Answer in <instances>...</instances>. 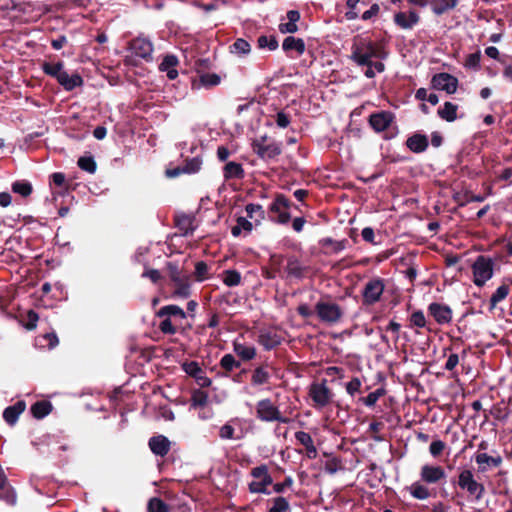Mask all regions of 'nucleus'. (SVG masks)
I'll return each mask as SVG.
<instances>
[{
    "mask_svg": "<svg viewBox=\"0 0 512 512\" xmlns=\"http://www.w3.org/2000/svg\"><path fill=\"white\" fill-rule=\"evenodd\" d=\"M43 69L46 74H49L57 79L59 73L63 71V65L62 63H45L43 65Z\"/></svg>",
    "mask_w": 512,
    "mask_h": 512,
    "instance_id": "obj_57",
    "label": "nucleus"
},
{
    "mask_svg": "<svg viewBox=\"0 0 512 512\" xmlns=\"http://www.w3.org/2000/svg\"><path fill=\"white\" fill-rule=\"evenodd\" d=\"M219 365L221 369H223L225 375L227 376L229 373L239 368L241 366V363L238 360H236V358L232 354H225L221 358Z\"/></svg>",
    "mask_w": 512,
    "mask_h": 512,
    "instance_id": "obj_38",
    "label": "nucleus"
},
{
    "mask_svg": "<svg viewBox=\"0 0 512 512\" xmlns=\"http://www.w3.org/2000/svg\"><path fill=\"white\" fill-rule=\"evenodd\" d=\"M256 416L263 422L289 423L291 421V417L287 415V410L281 411L269 398L257 402Z\"/></svg>",
    "mask_w": 512,
    "mask_h": 512,
    "instance_id": "obj_2",
    "label": "nucleus"
},
{
    "mask_svg": "<svg viewBox=\"0 0 512 512\" xmlns=\"http://www.w3.org/2000/svg\"><path fill=\"white\" fill-rule=\"evenodd\" d=\"M233 350L244 361L252 360L256 356L254 346H248L237 341L233 343Z\"/></svg>",
    "mask_w": 512,
    "mask_h": 512,
    "instance_id": "obj_30",
    "label": "nucleus"
},
{
    "mask_svg": "<svg viewBox=\"0 0 512 512\" xmlns=\"http://www.w3.org/2000/svg\"><path fill=\"white\" fill-rule=\"evenodd\" d=\"M270 379V373L266 366H259L254 369L251 376V384L254 386H260L267 384Z\"/></svg>",
    "mask_w": 512,
    "mask_h": 512,
    "instance_id": "obj_31",
    "label": "nucleus"
},
{
    "mask_svg": "<svg viewBox=\"0 0 512 512\" xmlns=\"http://www.w3.org/2000/svg\"><path fill=\"white\" fill-rule=\"evenodd\" d=\"M26 404L24 401H17L14 405L8 406L3 412V418L9 425H14L20 414L24 412Z\"/></svg>",
    "mask_w": 512,
    "mask_h": 512,
    "instance_id": "obj_20",
    "label": "nucleus"
},
{
    "mask_svg": "<svg viewBox=\"0 0 512 512\" xmlns=\"http://www.w3.org/2000/svg\"><path fill=\"white\" fill-rule=\"evenodd\" d=\"M58 338L55 333H45L35 339V345L40 348L52 349L58 345Z\"/></svg>",
    "mask_w": 512,
    "mask_h": 512,
    "instance_id": "obj_33",
    "label": "nucleus"
},
{
    "mask_svg": "<svg viewBox=\"0 0 512 512\" xmlns=\"http://www.w3.org/2000/svg\"><path fill=\"white\" fill-rule=\"evenodd\" d=\"M78 166L88 172L93 174L96 171V162L92 156H83L78 159Z\"/></svg>",
    "mask_w": 512,
    "mask_h": 512,
    "instance_id": "obj_52",
    "label": "nucleus"
},
{
    "mask_svg": "<svg viewBox=\"0 0 512 512\" xmlns=\"http://www.w3.org/2000/svg\"><path fill=\"white\" fill-rule=\"evenodd\" d=\"M509 292L510 287L508 284L503 283L500 285L490 298L491 308H495L498 303L503 301L508 296Z\"/></svg>",
    "mask_w": 512,
    "mask_h": 512,
    "instance_id": "obj_43",
    "label": "nucleus"
},
{
    "mask_svg": "<svg viewBox=\"0 0 512 512\" xmlns=\"http://www.w3.org/2000/svg\"><path fill=\"white\" fill-rule=\"evenodd\" d=\"M406 144L411 151L420 153L427 149L428 140L424 135L415 134L407 139Z\"/></svg>",
    "mask_w": 512,
    "mask_h": 512,
    "instance_id": "obj_29",
    "label": "nucleus"
},
{
    "mask_svg": "<svg viewBox=\"0 0 512 512\" xmlns=\"http://www.w3.org/2000/svg\"><path fill=\"white\" fill-rule=\"evenodd\" d=\"M250 475L252 481L248 484V489L255 494H269L268 487L273 483L269 469L265 464L251 469Z\"/></svg>",
    "mask_w": 512,
    "mask_h": 512,
    "instance_id": "obj_4",
    "label": "nucleus"
},
{
    "mask_svg": "<svg viewBox=\"0 0 512 512\" xmlns=\"http://www.w3.org/2000/svg\"><path fill=\"white\" fill-rule=\"evenodd\" d=\"M458 486L474 500L479 501L485 494V487L475 479L470 469H462L458 474Z\"/></svg>",
    "mask_w": 512,
    "mask_h": 512,
    "instance_id": "obj_5",
    "label": "nucleus"
},
{
    "mask_svg": "<svg viewBox=\"0 0 512 512\" xmlns=\"http://www.w3.org/2000/svg\"><path fill=\"white\" fill-rule=\"evenodd\" d=\"M177 225L179 226L180 230L184 232L185 235L193 231L192 219L189 216L179 217L177 220Z\"/></svg>",
    "mask_w": 512,
    "mask_h": 512,
    "instance_id": "obj_58",
    "label": "nucleus"
},
{
    "mask_svg": "<svg viewBox=\"0 0 512 512\" xmlns=\"http://www.w3.org/2000/svg\"><path fill=\"white\" fill-rule=\"evenodd\" d=\"M253 149L263 159H272L281 153V146L276 142H267L266 137L256 140Z\"/></svg>",
    "mask_w": 512,
    "mask_h": 512,
    "instance_id": "obj_10",
    "label": "nucleus"
},
{
    "mask_svg": "<svg viewBox=\"0 0 512 512\" xmlns=\"http://www.w3.org/2000/svg\"><path fill=\"white\" fill-rule=\"evenodd\" d=\"M244 176V170L241 164L236 162H228L224 166V177L226 179H240Z\"/></svg>",
    "mask_w": 512,
    "mask_h": 512,
    "instance_id": "obj_36",
    "label": "nucleus"
},
{
    "mask_svg": "<svg viewBox=\"0 0 512 512\" xmlns=\"http://www.w3.org/2000/svg\"><path fill=\"white\" fill-rule=\"evenodd\" d=\"M247 217L254 221L255 225H259L264 219V210L261 205L248 204L245 208Z\"/></svg>",
    "mask_w": 512,
    "mask_h": 512,
    "instance_id": "obj_40",
    "label": "nucleus"
},
{
    "mask_svg": "<svg viewBox=\"0 0 512 512\" xmlns=\"http://www.w3.org/2000/svg\"><path fill=\"white\" fill-rule=\"evenodd\" d=\"M428 311L438 324H447L452 320V310L447 305L431 303Z\"/></svg>",
    "mask_w": 512,
    "mask_h": 512,
    "instance_id": "obj_17",
    "label": "nucleus"
},
{
    "mask_svg": "<svg viewBox=\"0 0 512 512\" xmlns=\"http://www.w3.org/2000/svg\"><path fill=\"white\" fill-rule=\"evenodd\" d=\"M457 109L458 106L451 103V102H445L443 107H441L438 110V115L448 122H452L456 120L457 118Z\"/></svg>",
    "mask_w": 512,
    "mask_h": 512,
    "instance_id": "obj_39",
    "label": "nucleus"
},
{
    "mask_svg": "<svg viewBox=\"0 0 512 512\" xmlns=\"http://www.w3.org/2000/svg\"><path fill=\"white\" fill-rule=\"evenodd\" d=\"M393 21L399 28L403 30H411L419 23L420 16L413 9L408 11H399L394 14Z\"/></svg>",
    "mask_w": 512,
    "mask_h": 512,
    "instance_id": "obj_11",
    "label": "nucleus"
},
{
    "mask_svg": "<svg viewBox=\"0 0 512 512\" xmlns=\"http://www.w3.org/2000/svg\"><path fill=\"white\" fill-rule=\"evenodd\" d=\"M0 499L11 505L16 501L15 492L8 484L7 478L2 469L0 470Z\"/></svg>",
    "mask_w": 512,
    "mask_h": 512,
    "instance_id": "obj_23",
    "label": "nucleus"
},
{
    "mask_svg": "<svg viewBox=\"0 0 512 512\" xmlns=\"http://www.w3.org/2000/svg\"><path fill=\"white\" fill-rule=\"evenodd\" d=\"M385 289L384 280L381 278H372L364 286L362 291V301L364 305H373L380 301Z\"/></svg>",
    "mask_w": 512,
    "mask_h": 512,
    "instance_id": "obj_8",
    "label": "nucleus"
},
{
    "mask_svg": "<svg viewBox=\"0 0 512 512\" xmlns=\"http://www.w3.org/2000/svg\"><path fill=\"white\" fill-rule=\"evenodd\" d=\"M208 266L205 262L199 261L195 265V277L199 282L204 281L208 278Z\"/></svg>",
    "mask_w": 512,
    "mask_h": 512,
    "instance_id": "obj_56",
    "label": "nucleus"
},
{
    "mask_svg": "<svg viewBox=\"0 0 512 512\" xmlns=\"http://www.w3.org/2000/svg\"><path fill=\"white\" fill-rule=\"evenodd\" d=\"M289 201L282 195L276 197L275 201L271 204L270 210L277 214V222L286 224L290 220V214L287 211Z\"/></svg>",
    "mask_w": 512,
    "mask_h": 512,
    "instance_id": "obj_16",
    "label": "nucleus"
},
{
    "mask_svg": "<svg viewBox=\"0 0 512 512\" xmlns=\"http://www.w3.org/2000/svg\"><path fill=\"white\" fill-rule=\"evenodd\" d=\"M475 462L478 465L479 472H486L491 467H498L502 463L500 455L490 456L484 452H477L474 456Z\"/></svg>",
    "mask_w": 512,
    "mask_h": 512,
    "instance_id": "obj_18",
    "label": "nucleus"
},
{
    "mask_svg": "<svg viewBox=\"0 0 512 512\" xmlns=\"http://www.w3.org/2000/svg\"><path fill=\"white\" fill-rule=\"evenodd\" d=\"M258 342L266 349L271 350L280 344L279 337L272 332H261Z\"/></svg>",
    "mask_w": 512,
    "mask_h": 512,
    "instance_id": "obj_34",
    "label": "nucleus"
},
{
    "mask_svg": "<svg viewBox=\"0 0 512 512\" xmlns=\"http://www.w3.org/2000/svg\"><path fill=\"white\" fill-rule=\"evenodd\" d=\"M12 191L22 197H28L32 193V185L28 181H15Z\"/></svg>",
    "mask_w": 512,
    "mask_h": 512,
    "instance_id": "obj_48",
    "label": "nucleus"
},
{
    "mask_svg": "<svg viewBox=\"0 0 512 512\" xmlns=\"http://www.w3.org/2000/svg\"><path fill=\"white\" fill-rule=\"evenodd\" d=\"M131 53L145 60L152 59L153 45L151 41L144 37H137L130 43Z\"/></svg>",
    "mask_w": 512,
    "mask_h": 512,
    "instance_id": "obj_12",
    "label": "nucleus"
},
{
    "mask_svg": "<svg viewBox=\"0 0 512 512\" xmlns=\"http://www.w3.org/2000/svg\"><path fill=\"white\" fill-rule=\"evenodd\" d=\"M241 282V275L236 270H226L223 273V283L228 287L239 285Z\"/></svg>",
    "mask_w": 512,
    "mask_h": 512,
    "instance_id": "obj_49",
    "label": "nucleus"
},
{
    "mask_svg": "<svg viewBox=\"0 0 512 512\" xmlns=\"http://www.w3.org/2000/svg\"><path fill=\"white\" fill-rule=\"evenodd\" d=\"M420 479L424 484H439L446 480V472L442 466L424 464L420 469Z\"/></svg>",
    "mask_w": 512,
    "mask_h": 512,
    "instance_id": "obj_9",
    "label": "nucleus"
},
{
    "mask_svg": "<svg viewBox=\"0 0 512 512\" xmlns=\"http://www.w3.org/2000/svg\"><path fill=\"white\" fill-rule=\"evenodd\" d=\"M431 9L436 15H442L457 5V0H431Z\"/></svg>",
    "mask_w": 512,
    "mask_h": 512,
    "instance_id": "obj_32",
    "label": "nucleus"
},
{
    "mask_svg": "<svg viewBox=\"0 0 512 512\" xmlns=\"http://www.w3.org/2000/svg\"><path fill=\"white\" fill-rule=\"evenodd\" d=\"M319 243L322 247L328 248L330 252L338 253L345 249L347 241L346 240L336 241L330 237H327V238L321 239Z\"/></svg>",
    "mask_w": 512,
    "mask_h": 512,
    "instance_id": "obj_44",
    "label": "nucleus"
},
{
    "mask_svg": "<svg viewBox=\"0 0 512 512\" xmlns=\"http://www.w3.org/2000/svg\"><path fill=\"white\" fill-rule=\"evenodd\" d=\"M53 406L48 400L34 402V418L42 419L51 413Z\"/></svg>",
    "mask_w": 512,
    "mask_h": 512,
    "instance_id": "obj_41",
    "label": "nucleus"
},
{
    "mask_svg": "<svg viewBox=\"0 0 512 512\" xmlns=\"http://www.w3.org/2000/svg\"><path fill=\"white\" fill-rule=\"evenodd\" d=\"M162 321L159 324V330L164 334H175L179 328L182 327V323L173 320L169 317H161Z\"/></svg>",
    "mask_w": 512,
    "mask_h": 512,
    "instance_id": "obj_37",
    "label": "nucleus"
},
{
    "mask_svg": "<svg viewBox=\"0 0 512 512\" xmlns=\"http://www.w3.org/2000/svg\"><path fill=\"white\" fill-rule=\"evenodd\" d=\"M394 115L389 111L373 113L369 117V124L376 132L385 131L393 122Z\"/></svg>",
    "mask_w": 512,
    "mask_h": 512,
    "instance_id": "obj_14",
    "label": "nucleus"
},
{
    "mask_svg": "<svg viewBox=\"0 0 512 512\" xmlns=\"http://www.w3.org/2000/svg\"><path fill=\"white\" fill-rule=\"evenodd\" d=\"M258 46L260 48H268L270 51L277 49L278 41L274 36L262 35L258 38Z\"/></svg>",
    "mask_w": 512,
    "mask_h": 512,
    "instance_id": "obj_53",
    "label": "nucleus"
},
{
    "mask_svg": "<svg viewBox=\"0 0 512 512\" xmlns=\"http://www.w3.org/2000/svg\"><path fill=\"white\" fill-rule=\"evenodd\" d=\"M285 271L289 277L303 278L307 272V267L303 266L296 258H289Z\"/></svg>",
    "mask_w": 512,
    "mask_h": 512,
    "instance_id": "obj_24",
    "label": "nucleus"
},
{
    "mask_svg": "<svg viewBox=\"0 0 512 512\" xmlns=\"http://www.w3.org/2000/svg\"><path fill=\"white\" fill-rule=\"evenodd\" d=\"M446 445L441 440H435L430 444L429 452L433 457H438L444 451Z\"/></svg>",
    "mask_w": 512,
    "mask_h": 512,
    "instance_id": "obj_61",
    "label": "nucleus"
},
{
    "mask_svg": "<svg viewBox=\"0 0 512 512\" xmlns=\"http://www.w3.org/2000/svg\"><path fill=\"white\" fill-rule=\"evenodd\" d=\"M200 80L204 86H215L220 83V77L217 74H204Z\"/></svg>",
    "mask_w": 512,
    "mask_h": 512,
    "instance_id": "obj_62",
    "label": "nucleus"
},
{
    "mask_svg": "<svg viewBox=\"0 0 512 512\" xmlns=\"http://www.w3.org/2000/svg\"><path fill=\"white\" fill-rule=\"evenodd\" d=\"M149 448L158 456H165L170 451V441L163 435H158L150 438Z\"/></svg>",
    "mask_w": 512,
    "mask_h": 512,
    "instance_id": "obj_19",
    "label": "nucleus"
},
{
    "mask_svg": "<svg viewBox=\"0 0 512 512\" xmlns=\"http://www.w3.org/2000/svg\"><path fill=\"white\" fill-rule=\"evenodd\" d=\"M202 165V161L199 158H193L185 163L184 170L187 174L197 173Z\"/></svg>",
    "mask_w": 512,
    "mask_h": 512,
    "instance_id": "obj_59",
    "label": "nucleus"
},
{
    "mask_svg": "<svg viewBox=\"0 0 512 512\" xmlns=\"http://www.w3.org/2000/svg\"><path fill=\"white\" fill-rule=\"evenodd\" d=\"M158 317H169L180 323L186 319V313L177 305H166L161 307L157 314Z\"/></svg>",
    "mask_w": 512,
    "mask_h": 512,
    "instance_id": "obj_21",
    "label": "nucleus"
},
{
    "mask_svg": "<svg viewBox=\"0 0 512 512\" xmlns=\"http://www.w3.org/2000/svg\"><path fill=\"white\" fill-rule=\"evenodd\" d=\"M253 229V223L247 220L245 217H239L237 219V224L232 227L231 233L233 236L238 237L242 231L246 233L251 232Z\"/></svg>",
    "mask_w": 512,
    "mask_h": 512,
    "instance_id": "obj_45",
    "label": "nucleus"
},
{
    "mask_svg": "<svg viewBox=\"0 0 512 512\" xmlns=\"http://www.w3.org/2000/svg\"><path fill=\"white\" fill-rule=\"evenodd\" d=\"M208 402V394L203 390H195L191 396V405L195 408L204 407Z\"/></svg>",
    "mask_w": 512,
    "mask_h": 512,
    "instance_id": "obj_50",
    "label": "nucleus"
},
{
    "mask_svg": "<svg viewBox=\"0 0 512 512\" xmlns=\"http://www.w3.org/2000/svg\"><path fill=\"white\" fill-rule=\"evenodd\" d=\"M410 323L412 326L423 328L426 325V318L422 311H416L412 313L410 317Z\"/></svg>",
    "mask_w": 512,
    "mask_h": 512,
    "instance_id": "obj_60",
    "label": "nucleus"
},
{
    "mask_svg": "<svg viewBox=\"0 0 512 512\" xmlns=\"http://www.w3.org/2000/svg\"><path fill=\"white\" fill-rule=\"evenodd\" d=\"M57 80L67 90H72L83 83L82 78L78 74L69 75L65 70L59 73Z\"/></svg>",
    "mask_w": 512,
    "mask_h": 512,
    "instance_id": "obj_26",
    "label": "nucleus"
},
{
    "mask_svg": "<svg viewBox=\"0 0 512 512\" xmlns=\"http://www.w3.org/2000/svg\"><path fill=\"white\" fill-rule=\"evenodd\" d=\"M481 53L478 50L475 53H471L467 56L465 66L467 68L478 70L480 68Z\"/></svg>",
    "mask_w": 512,
    "mask_h": 512,
    "instance_id": "obj_55",
    "label": "nucleus"
},
{
    "mask_svg": "<svg viewBox=\"0 0 512 512\" xmlns=\"http://www.w3.org/2000/svg\"><path fill=\"white\" fill-rule=\"evenodd\" d=\"M219 436L221 439H225V440L233 439L234 438V427L230 423L223 425L219 430Z\"/></svg>",
    "mask_w": 512,
    "mask_h": 512,
    "instance_id": "obj_63",
    "label": "nucleus"
},
{
    "mask_svg": "<svg viewBox=\"0 0 512 512\" xmlns=\"http://www.w3.org/2000/svg\"><path fill=\"white\" fill-rule=\"evenodd\" d=\"M308 394L316 408L326 407L332 402L334 396L332 390L327 386L326 379L313 382L309 387Z\"/></svg>",
    "mask_w": 512,
    "mask_h": 512,
    "instance_id": "obj_6",
    "label": "nucleus"
},
{
    "mask_svg": "<svg viewBox=\"0 0 512 512\" xmlns=\"http://www.w3.org/2000/svg\"><path fill=\"white\" fill-rule=\"evenodd\" d=\"M147 510L148 512H170V506L162 499L153 497L148 501Z\"/></svg>",
    "mask_w": 512,
    "mask_h": 512,
    "instance_id": "obj_46",
    "label": "nucleus"
},
{
    "mask_svg": "<svg viewBox=\"0 0 512 512\" xmlns=\"http://www.w3.org/2000/svg\"><path fill=\"white\" fill-rule=\"evenodd\" d=\"M290 505L286 498L276 497L273 499V504L268 512H289Z\"/></svg>",
    "mask_w": 512,
    "mask_h": 512,
    "instance_id": "obj_51",
    "label": "nucleus"
},
{
    "mask_svg": "<svg viewBox=\"0 0 512 512\" xmlns=\"http://www.w3.org/2000/svg\"><path fill=\"white\" fill-rule=\"evenodd\" d=\"M251 46L248 41L245 39L239 38L237 39L231 46L230 51L231 53L237 54V55H246L250 52Z\"/></svg>",
    "mask_w": 512,
    "mask_h": 512,
    "instance_id": "obj_47",
    "label": "nucleus"
},
{
    "mask_svg": "<svg viewBox=\"0 0 512 512\" xmlns=\"http://www.w3.org/2000/svg\"><path fill=\"white\" fill-rule=\"evenodd\" d=\"M174 283L175 289L173 291V296L177 298H188L190 295V282L187 276H183L178 280L172 281Z\"/></svg>",
    "mask_w": 512,
    "mask_h": 512,
    "instance_id": "obj_28",
    "label": "nucleus"
},
{
    "mask_svg": "<svg viewBox=\"0 0 512 512\" xmlns=\"http://www.w3.org/2000/svg\"><path fill=\"white\" fill-rule=\"evenodd\" d=\"M295 438L301 445H303L306 448V455L308 458H316L317 449L309 433L304 431H298L295 433Z\"/></svg>",
    "mask_w": 512,
    "mask_h": 512,
    "instance_id": "obj_22",
    "label": "nucleus"
},
{
    "mask_svg": "<svg viewBox=\"0 0 512 512\" xmlns=\"http://www.w3.org/2000/svg\"><path fill=\"white\" fill-rule=\"evenodd\" d=\"M315 313L321 322L329 325L338 323L343 316L342 308L337 303L325 298L316 303Z\"/></svg>",
    "mask_w": 512,
    "mask_h": 512,
    "instance_id": "obj_3",
    "label": "nucleus"
},
{
    "mask_svg": "<svg viewBox=\"0 0 512 512\" xmlns=\"http://www.w3.org/2000/svg\"><path fill=\"white\" fill-rule=\"evenodd\" d=\"M177 64L178 59L174 55H167L163 58L159 68L161 71L166 72L169 79L173 80L178 76Z\"/></svg>",
    "mask_w": 512,
    "mask_h": 512,
    "instance_id": "obj_25",
    "label": "nucleus"
},
{
    "mask_svg": "<svg viewBox=\"0 0 512 512\" xmlns=\"http://www.w3.org/2000/svg\"><path fill=\"white\" fill-rule=\"evenodd\" d=\"M384 393L385 391L380 388L369 393L366 397L360 398V401L363 402L366 406L372 407L376 404L379 398L384 395Z\"/></svg>",
    "mask_w": 512,
    "mask_h": 512,
    "instance_id": "obj_54",
    "label": "nucleus"
},
{
    "mask_svg": "<svg viewBox=\"0 0 512 512\" xmlns=\"http://www.w3.org/2000/svg\"><path fill=\"white\" fill-rule=\"evenodd\" d=\"M19 314L16 316L19 318V323H21L27 330H32V307L27 306L22 308V306L18 305Z\"/></svg>",
    "mask_w": 512,
    "mask_h": 512,
    "instance_id": "obj_42",
    "label": "nucleus"
},
{
    "mask_svg": "<svg viewBox=\"0 0 512 512\" xmlns=\"http://www.w3.org/2000/svg\"><path fill=\"white\" fill-rule=\"evenodd\" d=\"M473 282L483 286L493 276V262L490 258L479 256L472 265Z\"/></svg>",
    "mask_w": 512,
    "mask_h": 512,
    "instance_id": "obj_7",
    "label": "nucleus"
},
{
    "mask_svg": "<svg viewBox=\"0 0 512 512\" xmlns=\"http://www.w3.org/2000/svg\"><path fill=\"white\" fill-rule=\"evenodd\" d=\"M282 48L286 52L295 51L300 56L305 52V43L301 38L288 36L284 39Z\"/></svg>",
    "mask_w": 512,
    "mask_h": 512,
    "instance_id": "obj_27",
    "label": "nucleus"
},
{
    "mask_svg": "<svg viewBox=\"0 0 512 512\" xmlns=\"http://www.w3.org/2000/svg\"><path fill=\"white\" fill-rule=\"evenodd\" d=\"M360 387L361 381L359 378L355 377L346 384V391L348 394L353 396L356 392L360 390Z\"/></svg>",
    "mask_w": 512,
    "mask_h": 512,
    "instance_id": "obj_64",
    "label": "nucleus"
},
{
    "mask_svg": "<svg viewBox=\"0 0 512 512\" xmlns=\"http://www.w3.org/2000/svg\"><path fill=\"white\" fill-rule=\"evenodd\" d=\"M386 55L382 44L369 39L356 38L352 44L350 58L358 66L366 67L364 75L367 78H374L377 73L385 70V65L380 60Z\"/></svg>",
    "mask_w": 512,
    "mask_h": 512,
    "instance_id": "obj_1",
    "label": "nucleus"
},
{
    "mask_svg": "<svg viewBox=\"0 0 512 512\" xmlns=\"http://www.w3.org/2000/svg\"><path fill=\"white\" fill-rule=\"evenodd\" d=\"M432 85L438 90L453 94L457 90L458 80L448 73H439L432 78Z\"/></svg>",
    "mask_w": 512,
    "mask_h": 512,
    "instance_id": "obj_13",
    "label": "nucleus"
},
{
    "mask_svg": "<svg viewBox=\"0 0 512 512\" xmlns=\"http://www.w3.org/2000/svg\"><path fill=\"white\" fill-rule=\"evenodd\" d=\"M410 494L418 500L428 499L431 494L429 489L423 484V482H414L409 487Z\"/></svg>",
    "mask_w": 512,
    "mask_h": 512,
    "instance_id": "obj_35",
    "label": "nucleus"
},
{
    "mask_svg": "<svg viewBox=\"0 0 512 512\" xmlns=\"http://www.w3.org/2000/svg\"><path fill=\"white\" fill-rule=\"evenodd\" d=\"M182 368L189 376H192L196 379L199 386L209 387L211 385V379L205 375L204 371L197 362H185L183 363Z\"/></svg>",
    "mask_w": 512,
    "mask_h": 512,
    "instance_id": "obj_15",
    "label": "nucleus"
}]
</instances>
